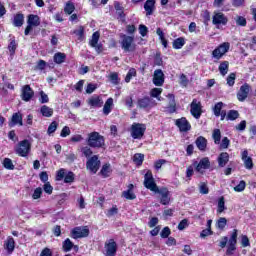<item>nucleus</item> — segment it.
<instances>
[{
    "mask_svg": "<svg viewBox=\"0 0 256 256\" xmlns=\"http://www.w3.org/2000/svg\"><path fill=\"white\" fill-rule=\"evenodd\" d=\"M167 97H168V101H169L168 111H169V113H175V111H176L175 95L168 94Z\"/></svg>",
    "mask_w": 256,
    "mask_h": 256,
    "instance_id": "obj_32",
    "label": "nucleus"
},
{
    "mask_svg": "<svg viewBox=\"0 0 256 256\" xmlns=\"http://www.w3.org/2000/svg\"><path fill=\"white\" fill-rule=\"evenodd\" d=\"M4 249H6L7 253L11 254L15 251V239L9 236L4 242Z\"/></svg>",
    "mask_w": 256,
    "mask_h": 256,
    "instance_id": "obj_23",
    "label": "nucleus"
},
{
    "mask_svg": "<svg viewBox=\"0 0 256 256\" xmlns=\"http://www.w3.org/2000/svg\"><path fill=\"white\" fill-rule=\"evenodd\" d=\"M97 89V84L89 83L86 87V93L88 95H91V93H94V91Z\"/></svg>",
    "mask_w": 256,
    "mask_h": 256,
    "instance_id": "obj_63",
    "label": "nucleus"
},
{
    "mask_svg": "<svg viewBox=\"0 0 256 256\" xmlns=\"http://www.w3.org/2000/svg\"><path fill=\"white\" fill-rule=\"evenodd\" d=\"M105 252L106 256H115L117 253V242L113 239L106 241Z\"/></svg>",
    "mask_w": 256,
    "mask_h": 256,
    "instance_id": "obj_16",
    "label": "nucleus"
},
{
    "mask_svg": "<svg viewBox=\"0 0 256 256\" xmlns=\"http://www.w3.org/2000/svg\"><path fill=\"white\" fill-rule=\"evenodd\" d=\"M228 21L229 19L223 12H214L212 23L213 25H216V27H219V25H227Z\"/></svg>",
    "mask_w": 256,
    "mask_h": 256,
    "instance_id": "obj_13",
    "label": "nucleus"
},
{
    "mask_svg": "<svg viewBox=\"0 0 256 256\" xmlns=\"http://www.w3.org/2000/svg\"><path fill=\"white\" fill-rule=\"evenodd\" d=\"M163 93V88H153L150 91V97L159 98V96Z\"/></svg>",
    "mask_w": 256,
    "mask_h": 256,
    "instance_id": "obj_56",
    "label": "nucleus"
},
{
    "mask_svg": "<svg viewBox=\"0 0 256 256\" xmlns=\"http://www.w3.org/2000/svg\"><path fill=\"white\" fill-rule=\"evenodd\" d=\"M223 102H218L214 105L213 107V113L215 115V117H219V115H221V110L223 109Z\"/></svg>",
    "mask_w": 256,
    "mask_h": 256,
    "instance_id": "obj_47",
    "label": "nucleus"
},
{
    "mask_svg": "<svg viewBox=\"0 0 256 256\" xmlns=\"http://www.w3.org/2000/svg\"><path fill=\"white\" fill-rule=\"evenodd\" d=\"M10 127H15V125H19L23 127V115L20 112H16L12 115L11 122L9 123Z\"/></svg>",
    "mask_w": 256,
    "mask_h": 256,
    "instance_id": "obj_21",
    "label": "nucleus"
},
{
    "mask_svg": "<svg viewBox=\"0 0 256 256\" xmlns=\"http://www.w3.org/2000/svg\"><path fill=\"white\" fill-rule=\"evenodd\" d=\"M147 131V126L141 123H133L130 129L132 139H142Z\"/></svg>",
    "mask_w": 256,
    "mask_h": 256,
    "instance_id": "obj_4",
    "label": "nucleus"
},
{
    "mask_svg": "<svg viewBox=\"0 0 256 256\" xmlns=\"http://www.w3.org/2000/svg\"><path fill=\"white\" fill-rule=\"evenodd\" d=\"M121 47L125 53H133L135 49H137V45L135 44V37L122 35L121 36Z\"/></svg>",
    "mask_w": 256,
    "mask_h": 256,
    "instance_id": "obj_2",
    "label": "nucleus"
},
{
    "mask_svg": "<svg viewBox=\"0 0 256 256\" xmlns=\"http://www.w3.org/2000/svg\"><path fill=\"white\" fill-rule=\"evenodd\" d=\"M87 143L93 149H101L105 147V138L99 132H92L88 134Z\"/></svg>",
    "mask_w": 256,
    "mask_h": 256,
    "instance_id": "obj_1",
    "label": "nucleus"
},
{
    "mask_svg": "<svg viewBox=\"0 0 256 256\" xmlns=\"http://www.w3.org/2000/svg\"><path fill=\"white\" fill-rule=\"evenodd\" d=\"M153 83L156 87H162L163 83H165V74L163 73V70L157 69L154 71Z\"/></svg>",
    "mask_w": 256,
    "mask_h": 256,
    "instance_id": "obj_19",
    "label": "nucleus"
},
{
    "mask_svg": "<svg viewBox=\"0 0 256 256\" xmlns=\"http://www.w3.org/2000/svg\"><path fill=\"white\" fill-rule=\"evenodd\" d=\"M87 103H88L89 107H91L92 109H99V108L103 107V98H101V96L95 94V95L91 96L90 98H88Z\"/></svg>",
    "mask_w": 256,
    "mask_h": 256,
    "instance_id": "obj_15",
    "label": "nucleus"
},
{
    "mask_svg": "<svg viewBox=\"0 0 256 256\" xmlns=\"http://www.w3.org/2000/svg\"><path fill=\"white\" fill-rule=\"evenodd\" d=\"M249 93H251V85L248 83L243 84L237 93L238 101H245L249 97Z\"/></svg>",
    "mask_w": 256,
    "mask_h": 256,
    "instance_id": "obj_14",
    "label": "nucleus"
},
{
    "mask_svg": "<svg viewBox=\"0 0 256 256\" xmlns=\"http://www.w3.org/2000/svg\"><path fill=\"white\" fill-rule=\"evenodd\" d=\"M43 190L47 193V195H51L53 193V186H51V183L45 182L43 185Z\"/></svg>",
    "mask_w": 256,
    "mask_h": 256,
    "instance_id": "obj_61",
    "label": "nucleus"
},
{
    "mask_svg": "<svg viewBox=\"0 0 256 256\" xmlns=\"http://www.w3.org/2000/svg\"><path fill=\"white\" fill-rule=\"evenodd\" d=\"M14 151L19 157H28L29 153H31V142L27 139L20 141L15 146Z\"/></svg>",
    "mask_w": 256,
    "mask_h": 256,
    "instance_id": "obj_3",
    "label": "nucleus"
},
{
    "mask_svg": "<svg viewBox=\"0 0 256 256\" xmlns=\"http://www.w3.org/2000/svg\"><path fill=\"white\" fill-rule=\"evenodd\" d=\"M41 21L39 20V16L30 14L28 16L27 25H32L33 27H39Z\"/></svg>",
    "mask_w": 256,
    "mask_h": 256,
    "instance_id": "obj_28",
    "label": "nucleus"
},
{
    "mask_svg": "<svg viewBox=\"0 0 256 256\" xmlns=\"http://www.w3.org/2000/svg\"><path fill=\"white\" fill-rule=\"evenodd\" d=\"M81 153L84 157L89 158L93 155V150L89 146H84L81 148Z\"/></svg>",
    "mask_w": 256,
    "mask_h": 256,
    "instance_id": "obj_52",
    "label": "nucleus"
},
{
    "mask_svg": "<svg viewBox=\"0 0 256 256\" xmlns=\"http://www.w3.org/2000/svg\"><path fill=\"white\" fill-rule=\"evenodd\" d=\"M199 191L201 195H207L209 193V186H207V183L201 182L199 185Z\"/></svg>",
    "mask_w": 256,
    "mask_h": 256,
    "instance_id": "obj_53",
    "label": "nucleus"
},
{
    "mask_svg": "<svg viewBox=\"0 0 256 256\" xmlns=\"http://www.w3.org/2000/svg\"><path fill=\"white\" fill-rule=\"evenodd\" d=\"M235 79H236L235 73H230L229 76L227 77V85L229 87H233V85H235Z\"/></svg>",
    "mask_w": 256,
    "mask_h": 256,
    "instance_id": "obj_59",
    "label": "nucleus"
},
{
    "mask_svg": "<svg viewBox=\"0 0 256 256\" xmlns=\"http://www.w3.org/2000/svg\"><path fill=\"white\" fill-rule=\"evenodd\" d=\"M67 59V55L63 52H57L53 56V61L56 63V65H61L62 63H65V60Z\"/></svg>",
    "mask_w": 256,
    "mask_h": 256,
    "instance_id": "obj_27",
    "label": "nucleus"
},
{
    "mask_svg": "<svg viewBox=\"0 0 256 256\" xmlns=\"http://www.w3.org/2000/svg\"><path fill=\"white\" fill-rule=\"evenodd\" d=\"M145 159V155L141 154V153H137L134 155L133 157V161L136 165H143V161Z\"/></svg>",
    "mask_w": 256,
    "mask_h": 256,
    "instance_id": "obj_49",
    "label": "nucleus"
},
{
    "mask_svg": "<svg viewBox=\"0 0 256 256\" xmlns=\"http://www.w3.org/2000/svg\"><path fill=\"white\" fill-rule=\"evenodd\" d=\"M73 33L74 35H76L78 41H83V39H85V30L83 29V27L74 30Z\"/></svg>",
    "mask_w": 256,
    "mask_h": 256,
    "instance_id": "obj_45",
    "label": "nucleus"
},
{
    "mask_svg": "<svg viewBox=\"0 0 256 256\" xmlns=\"http://www.w3.org/2000/svg\"><path fill=\"white\" fill-rule=\"evenodd\" d=\"M219 167H225L229 163V153L222 152L217 158Z\"/></svg>",
    "mask_w": 256,
    "mask_h": 256,
    "instance_id": "obj_24",
    "label": "nucleus"
},
{
    "mask_svg": "<svg viewBox=\"0 0 256 256\" xmlns=\"http://www.w3.org/2000/svg\"><path fill=\"white\" fill-rule=\"evenodd\" d=\"M100 37H101V34L99 33V31L94 32L89 41L90 47H95V45L99 44Z\"/></svg>",
    "mask_w": 256,
    "mask_h": 256,
    "instance_id": "obj_36",
    "label": "nucleus"
},
{
    "mask_svg": "<svg viewBox=\"0 0 256 256\" xmlns=\"http://www.w3.org/2000/svg\"><path fill=\"white\" fill-rule=\"evenodd\" d=\"M24 21H25V17L23 16V14H16L14 16L13 25L14 27H22Z\"/></svg>",
    "mask_w": 256,
    "mask_h": 256,
    "instance_id": "obj_33",
    "label": "nucleus"
},
{
    "mask_svg": "<svg viewBox=\"0 0 256 256\" xmlns=\"http://www.w3.org/2000/svg\"><path fill=\"white\" fill-rule=\"evenodd\" d=\"M155 193H158V195H160L161 205H169V203H171V192L169 191V189L162 187L159 188L158 191H156Z\"/></svg>",
    "mask_w": 256,
    "mask_h": 256,
    "instance_id": "obj_10",
    "label": "nucleus"
},
{
    "mask_svg": "<svg viewBox=\"0 0 256 256\" xmlns=\"http://www.w3.org/2000/svg\"><path fill=\"white\" fill-rule=\"evenodd\" d=\"M75 181V174L73 172H68L64 176V183H73Z\"/></svg>",
    "mask_w": 256,
    "mask_h": 256,
    "instance_id": "obj_58",
    "label": "nucleus"
},
{
    "mask_svg": "<svg viewBox=\"0 0 256 256\" xmlns=\"http://www.w3.org/2000/svg\"><path fill=\"white\" fill-rule=\"evenodd\" d=\"M133 187V184L128 185V190L122 193V197L130 201H133V199H137V196L135 195V193H133Z\"/></svg>",
    "mask_w": 256,
    "mask_h": 256,
    "instance_id": "obj_26",
    "label": "nucleus"
},
{
    "mask_svg": "<svg viewBox=\"0 0 256 256\" xmlns=\"http://www.w3.org/2000/svg\"><path fill=\"white\" fill-rule=\"evenodd\" d=\"M242 161L244 162V166L246 169H253V159L249 157V152L247 150H244L241 155Z\"/></svg>",
    "mask_w": 256,
    "mask_h": 256,
    "instance_id": "obj_22",
    "label": "nucleus"
},
{
    "mask_svg": "<svg viewBox=\"0 0 256 256\" xmlns=\"http://www.w3.org/2000/svg\"><path fill=\"white\" fill-rule=\"evenodd\" d=\"M238 118H239V111L237 110H230L226 116L227 121H235V119H238Z\"/></svg>",
    "mask_w": 256,
    "mask_h": 256,
    "instance_id": "obj_42",
    "label": "nucleus"
},
{
    "mask_svg": "<svg viewBox=\"0 0 256 256\" xmlns=\"http://www.w3.org/2000/svg\"><path fill=\"white\" fill-rule=\"evenodd\" d=\"M229 49H231V44L229 42H224L220 44L215 50L212 51L213 59L219 61V59H222L223 55H225V53H227Z\"/></svg>",
    "mask_w": 256,
    "mask_h": 256,
    "instance_id": "obj_6",
    "label": "nucleus"
},
{
    "mask_svg": "<svg viewBox=\"0 0 256 256\" xmlns=\"http://www.w3.org/2000/svg\"><path fill=\"white\" fill-rule=\"evenodd\" d=\"M196 147H198L200 151H205V149H207V139L202 136L198 137L196 139Z\"/></svg>",
    "mask_w": 256,
    "mask_h": 256,
    "instance_id": "obj_31",
    "label": "nucleus"
},
{
    "mask_svg": "<svg viewBox=\"0 0 256 256\" xmlns=\"http://www.w3.org/2000/svg\"><path fill=\"white\" fill-rule=\"evenodd\" d=\"M40 113L42 117H53V108L43 105L40 107Z\"/></svg>",
    "mask_w": 256,
    "mask_h": 256,
    "instance_id": "obj_29",
    "label": "nucleus"
},
{
    "mask_svg": "<svg viewBox=\"0 0 256 256\" xmlns=\"http://www.w3.org/2000/svg\"><path fill=\"white\" fill-rule=\"evenodd\" d=\"M8 50L10 51L11 55H15V51H17V42L15 41V39L10 40Z\"/></svg>",
    "mask_w": 256,
    "mask_h": 256,
    "instance_id": "obj_51",
    "label": "nucleus"
},
{
    "mask_svg": "<svg viewBox=\"0 0 256 256\" xmlns=\"http://www.w3.org/2000/svg\"><path fill=\"white\" fill-rule=\"evenodd\" d=\"M139 33L142 37H146L147 33H149V28H147V26L140 24L139 25Z\"/></svg>",
    "mask_w": 256,
    "mask_h": 256,
    "instance_id": "obj_60",
    "label": "nucleus"
},
{
    "mask_svg": "<svg viewBox=\"0 0 256 256\" xmlns=\"http://www.w3.org/2000/svg\"><path fill=\"white\" fill-rule=\"evenodd\" d=\"M156 34L158 35L163 47L167 48V39H165V33H163V30H161V28H157Z\"/></svg>",
    "mask_w": 256,
    "mask_h": 256,
    "instance_id": "obj_41",
    "label": "nucleus"
},
{
    "mask_svg": "<svg viewBox=\"0 0 256 256\" xmlns=\"http://www.w3.org/2000/svg\"><path fill=\"white\" fill-rule=\"evenodd\" d=\"M234 21L237 25V27H247V19L243 16H235Z\"/></svg>",
    "mask_w": 256,
    "mask_h": 256,
    "instance_id": "obj_37",
    "label": "nucleus"
},
{
    "mask_svg": "<svg viewBox=\"0 0 256 256\" xmlns=\"http://www.w3.org/2000/svg\"><path fill=\"white\" fill-rule=\"evenodd\" d=\"M71 235L73 239H83V237H89V228L87 226L76 227L72 229Z\"/></svg>",
    "mask_w": 256,
    "mask_h": 256,
    "instance_id": "obj_11",
    "label": "nucleus"
},
{
    "mask_svg": "<svg viewBox=\"0 0 256 256\" xmlns=\"http://www.w3.org/2000/svg\"><path fill=\"white\" fill-rule=\"evenodd\" d=\"M99 167H101V160H99L98 155L90 157L86 162V168L90 173H97L99 171Z\"/></svg>",
    "mask_w": 256,
    "mask_h": 256,
    "instance_id": "obj_7",
    "label": "nucleus"
},
{
    "mask_svg": "<svg viewBox=\"0 0 256 256\" xmlns=\"http://www.w3.org/2000/svg\"><path fill=\"white\" fill-rule=\"evenodd\" d=\"M202 109L203 106H201V101L193 99L190 104V112L195 119H199L201 117V114L203 113Z\"/></svg>",
    "mask_w": 256,
    "mask_h": 256,
    "instance_id": "obj_8",
    "label": "nucleus"
},
{
    "mask_svg": "<svg viewBox=\"0 0 256 256\" xmlns=\"http://www.w3.org/2000/svg\"><path fill=\"white\" fill-rule=\"evenodd\" d=\"M225 209H227L225 207V197L222 196L218 199L217 213L221 214Z\"/></svg>",
    "mask_w": 256,
    "mask_h": 256,
    "instance_id": "obj_40",
    "label": "nucleus"
},
{
    "mask_svg": "<svg viewBox=\"0 0 256 256\" xmlns=\"http://www.w3.org/2000/svg\"><path fill=\"white\" fill-rule=\"evenodd\" d=\"M237 229H234L231 236H230V239L228 241V246H227V250H226V255L230 256V255H233V252L236 251L237 249Z\"/></svg>",
    "mask_w": 256,
    "mask_h": 256,
    "instance_id": "obj_9",
    "label": "nucleus"
},
{
    "mask_svg": "<svg viewBox=\"0 0 256 256\" xmlns=\"http://www.w3.org/2000/svg\"><path fill=\"white\" fill-rule=\"evenodd\" d=\"M246 186L247 184L245 183V181L241 180L239 184L234 187V191H236V193H241L245 191Z\"/></svg>",
    "mask_w": 256,
    "mask_h": 256,
    "instance_id": "obj_54",
    "label": "nucleus"
},
{
    "mask_svg": "<svg viewBox=\"0 0 256 256\" xmlns=\"http://www.w3.org/2000/svg\"><path fill=\"white\" fill-rule=\"evenodd\" d=\"M112 171L113 170L111 169V164H104L102 166L100 173H101V175H103V177H109V175H111Z\"/></svg>",
    "mask_w": 256,
    "mask_h": 256,
    "instance_id": "obj_39",
    "label": "nucleus"
},
{
    "mask_svg": "<svg viewBox=\"0 0 256 256\" xmlns=\"http://www.w3.org/2000/svg\"><path fill=\"white\" fill-rule=\"evenodd\" d=\"M219 71L220 74L225 77V75L227 73H229V62L228 61H224L219 65Z\"/></svg>",
    "mask_w": 256,
    "mask_h": 256,
    "instance_id": "obj_38",
    "label": "nucleus"
},
{
    "mask_svg": "<svg viewBox=\"0 0 256 256\" xmlns=\"http://www.w3.org/2000/svg\"><path fill=\"white\" fill-rule=\"evenodd\" d=\"M113 111V98H108L103 107L104 115H109Z\"/></svg>",
    "mask_w": 256,
    "mask_h": 256,
    "instance_id": "obj_30",
    "label": "nucleus"
},
{
    "mask_svg": "<svg viewBox=\"0 0 256 256\" xmlns=\"http://www.w3.org/2000/svg\"><path fill=\"white\" fill-rule=\"evenodd\" d=\"M59 127V123H57L56 121H53L49 126H48V130H47V134L48 135H53V133H55L57 131V128Z\"/></svg>",
    "mask_w": 256,
    "mask_h": 256,
    "instance_id": "obj_50",
    "label": "nucleus"
},
{
    "mask_svg": "<svg viewBox=\"0 0 256 256\" xmlns=\"http://www.w3.org/2000/svg\"><path fill=\"white\" fill-rule=\"evenodd\" d=\"M73 247L74 249H78V247L75 246L73 242H71V239L68 238L63 242V251H65V253H69V251H71Z\"/></svg>",
    "mask_w": 256,
    "mask_h": 256,
    "instance_id": "obj_34",
    "label": "nucleus"
},
{
    "mask_svg": "<svg viewBox=\"0 0 256 256\" xmlns=\"http://www.w3.org/2000/svg\"><path fill=\"white\" fill-rule=\"evenodd\" d=\"M41 195H43V188L38 187L34 190L32 194V199L34 200L41 199Z\"/></svg>",
    "mask_w": 256,
    "mask_h": 256,
    "instance_id": "obj_57",
    "label": "nucleus"
},
{
    "mask_svg": "<svg viewBox=\"0 0 256 256\" xmlns=\"http://www.w3.org/2000/svg\"><path fill=\"white\" fill-rule=\"evenodd\" d=\"M175 125L176 127H178V129H180L182 133H187V131H191V123H189V121H187V118L185 117L177 119L175 121Z\"/></svg>",
    "mask_w": 256,
    "mask_h": 256,
    "instance_id": "obj_17",
    "label": "nucleus"
},
{
    "mask_svg": "<svg viewBox=\"0 0 256 256\" xmlns=\"http://www.w3.org/2000/svg\"><path fill=\"white\" fill-rule=\"evenodd\" d=\"M144 187L153 193L159 191V187L157 186V183H155V178H153V173L150 170L144 175Z\"/></svg>",
    "mask_w": 256,
    "mask_h": 256,
    "instance_id": "obj_5",
    "label": "nucleus"
},
{
    "mask_svg": "<svg viewBox=\"0 0 256 256\" xmlns=\"http://www.w3.org/2000/svg\"><path fill=\"white\" fill-rule=\"evenodd\" d=\"M212 138L214 140L215 145H219L221 143V130L215 129L213 131Z\"/></svg>",
    "mask_w": 256,
    "mask_h": 256,
    "instance_id": "obj_44",
    "label": "nucleus"
},
{
    "mask_svg": "<svg viewBox=\"0 0 256 256\" xmlns=\"http://www.w3.org/2000/svg\"><path fill=\"white\" fill-rule=\"evenodd\" d=\"M184 46H185V38L183 37L175 39L172 43L173 49H183Z\"/></svg>",
    "mask_w": 256,
    "mask_h": 256,
    "instance_id": "obj_35",
    "label": "nucleus"
},
{
    "mask_svg": "<svg viewBox=\"0 0 256 256\" xmlns=\"http://www.w3.org/2000/svg\"><path fill=\"white\" fill-rule=\"evenodd\" d=\"M216 227H217V229H220L221 231H223V229H225V227H227V218H225V217L219 218L216 223Z\"/></svg>",
    "mask_w": 256,
    "mask_h": 256,
    "instance_id": "obj_46",
    "label": "nucleus"
},
{
    "mask_svg": "<svg viewBox=\"0 0 256 256\" xmlns=\"http://www.w3.org/2000/svg\"><path fill=\"white\" fill-rule=\"evenodd\" d=\"M194 166L197 173H201V175H203V173H205V170L211 167V161H209V158L204 157L199 161V163H194Z\"/></svg>",
    "mask_w": 256,
    "mask_h": 256,
    "instance_id": "obj_12",
    "label": "nucleus"
},
{
    "mask_svg": "<svg viewBox=\"0 0 256 256\" xmlns=\"http://www.w3.org/2000/svg\"><path fill=\"white\" fill-rule=\"evenodd\" d=\"M157 105V102L149 97H144L138 100V107L140 109H151Z\"/></svg>",
    "mask_w": 256,
    "mask_h": 256,
    "instance_id": "obj_18",
    "label": "nucleus"
},
{
    "mask_svg": "<svg viewBox=\"0 0 256 256\" xmlns=\"http://www.w3.org/2000/svg\"><path fill=\"white\" fill-rule=\"evenodd\" d=\"M146 16L149 17L155 11V0H146L144 4Z\"/></svg>",
    "mask_w": 256,
    "mask_h": 256,
    "instance_id": "obj_25",
    "label": "nucleus"
},
{
    "mask_svg": "<svg viewBox=\"0 0 256 256\" xmlns=\"http://www.w3.org/2000/svg\"><path fill=\"white\" fill-rule=\"evenodd\" d=\"M39 102L42 104L49 103V96L43 91H40Z\"/></svg>",
    "mask_w": 256,
    "mask_h": 256,
    "instance_id": "obj_62",
    "label": "nucleus"
},
{
    "mask_svg": "<svg viewBox=\"0 0 256 256\" xmlns=\"http://www.w3.org/2000/svg\"><path fill=\"white\" fill-rule=\"evenodd\" d=\"M40 256H53V250L46 247V248L42 249Z\"/></svg>",
    "mask_w": 256,
    "mask_h": 256,
    "instance_id": "obj_64",
    "label": "nucleus"
},
{
    "mask_svg": "<svg viewBox=\"0 0 256 256\" xmlns=\"http://www.w3.org/2000/svg\"><path fill=\"white\" fill-rule=\"evenodd\" d=\"M32 97H35V92L31 88V86L24 85L22 87V94H21L22 101L29 102L32 99Z\"/></svg>",
    "mask_w": 256,
    "mask_h": 256,
    "instance_id": "obj_20",
    "label": "nucleus"
},
{
    "mask_svg": "<svg viewBox=\"0 0 256 256\" xmlns=\"http://www.w3.org/2000/svg\"><path fill=\"white\" fill-rule=\"evenodd\" d=\"M75 11V4L71 1H68L64 7V13L71 15Z\"/></svg>",
    "mask_w": 256,
    "mask_h": 256,
    "instance_id": "obj_43",
    "label": "nucleus"
},
{
    "mask_svg": "<svg viewBox=\"0 0 256 256\" xmlns=\"http://www.w3.org/2000/svg\"><path fill=\"white\" fill-rule=\"evenodd\" d=\"M135 75H137V71L135 70V68L130 69L125 77V82L129 83L131 79L135 77Z\"/></svg>",
    "mask_w": 256,
    "mask_h": 256,
    "instance_id": "obj_55",
    "label": "nucleus"
},
{
    "mask_svg": "<svg viewBox=\"0 0 256 256\" xmlns=\"http://www.w3.org/2000/svg\"><path fill=\"white\" fill-rule=\"evenodd\" d=\"M3 166L9 171H13V169H15V165H13V160H11V158H5L3 160Z\"/></svg>",
    "mask_w": 256,
    "mask_h": 256,
    "instance_id": "obj_48",
    "label": "nucleus"
}]
</instances>
